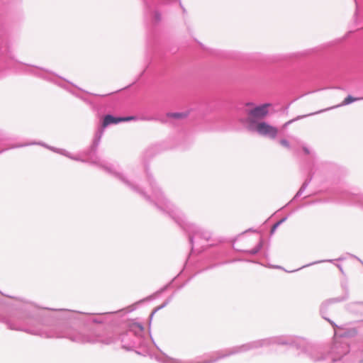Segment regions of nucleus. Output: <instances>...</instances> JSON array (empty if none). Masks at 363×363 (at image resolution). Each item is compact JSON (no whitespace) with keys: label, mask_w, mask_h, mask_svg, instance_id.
Listing matches in <instances>:
<instances>
[{"label":"nucleus","mask_w":363,"mask_h":363,"mask_svg":"<svg viewBox=\"0 0 363 363\" xmlns=\"http://www.w3.org/2000/svg\"><path fill=\"white\" fill-rule=\"evenodd\" d=\"M270 106L269 104H264L261 106H256L250 110L248 115L255 119H262L268 115V108Z\"/></svg>","instance_id":"3"},{"label":"nucleus","mask_w":363,"mask_h":363,"mask_svg":"<svg viewBox=\"0 0 363 363\" xmlns=\"http://www.w3.org/2000/svg\"><path fill=\"white\" fill-rule=\"evenodd\" d=\"M256 130L262 135L275 138L278 135V129L266 122H259L256 125Z\"/></svg>","instance_id":"1"},{"label":"nucleus","mask_w":363,"mask_h":363,"mask_svg":"<svg viewBox=\"0 0 363 363\" xmlns=\"http://www.w3.org/2000/svg\"><path fill=\"white\" fill-rule=\"evenodd\" d=\"M292 122V121H289L288 122L285 123L283 125L284 128L286 127L289 124H290Z\"/></svg>","instance_id":"10"},{"label":"nucleus","mask_w":363,"mask_h":363,"mask_svg":"<svg viewBox=\"0 0 363 363\" xmlns=\"http://www.w3.org/2000/svg\"><path fill=\"white\" fill-rule=\"evenodd\" d=\"M129 328L135 333H141L144 330L143 326L140 323L136 322H130Z\"/></svg>","instance_id":"4"},{"label":"nucleus","mask_w":363,"mask_h":363,"mask_svg":"<svg viewBox=\"0 0 363 363\" xmlns=\"http://www.w3.org/2000/svg\"><path fill=\"white\" fill-rule=\"evenodd\" d=\"M357 99L352 97V96H347L344 101H342L341 105H347L350 103H352L355 101H357Z\"/></svg>","instance_id":"5"},{"label":"nucleus","mask_w":363,"mask_h":363,"mask_svg":"<svg viewBox=\"0 0 363 363\" xmlns=\"http://www.w3.org/2000/svg\"><path fill=\"white\" fill-rule=\"evenodd\" d=\"M281 222H282V220H281V221H279V222H277V223H275V224L273 225V227H272V230H271L272 233H273L275 231L276 228L279 226V225Z\"/></svg>","instance_id":"8"},{"label":"nucleus","mask_w":363,"mask_h":363,"mask_svg":"<svg viewBox=\"0 0 363 363\" xmlns=\"http://www.w3.org/2000/svg\"><path fill=\"white\" fill-rule=\"evenodd\" d=\"M279 143L281 146L286 149H289L291 147V145L289 140L286 139L282 138L279 140Z\"/></svg>","instance_id":"6"},{"label":"nucleus","mask_w":363,"mask_h":363,"mask_svg":"<svg viewBox=\"0 0 363 363\" xmlns=\"http://www.w3.org/2000/svg\"><path fill=\"white\" fill-rule=\"evenodd\" d=\"M302 150H303V151L304 152V153L306 155H309L310 154V150H309V149L307 147H305V146L303 147Z\"/></svg>","instance_id":"9"},{"label":"nucleus","mask_w":363,"mask_h":363,"mask_svg":"<svg viewBox=\"0 0 363 363\" xmlns=\"http://www.w3.org/2000/svg\"><path fill=\"white\" fill-rule=\"evenodd\" d=\"M137 118L135 116H128V117H114L111 115H106L104 116L102 123L101 128L104 130L108 125L113 123H118L120 122H127L130 121H135Z\"/></svg>","instance_id":"2"},{"label":"nucleus","mask_w":363,"mask_h":363,"mask_svg":"<svg viewBox=\"0 0 363 363\" xmlns=\"http://www.w3.org/2000/svg\"><path fill=\"white\" fill-rule=\"evenodd\" d=\"M172 116L174 118H181L184 117V114H183V113H173Z\"/></svg>","instance_id":"7"}]
</instances>
